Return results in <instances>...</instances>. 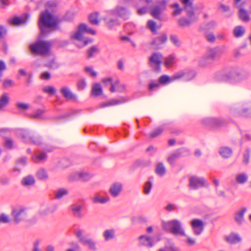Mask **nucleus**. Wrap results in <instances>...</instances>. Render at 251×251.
I'll return each mask as SVG.
<instances>
[{
	"label": "nucleus",
	"instance_id": "5701e85b",
	"mask_svg": "<svg viewBox=\"0 0 251 251\" xmlns=\"http://www.w3.org/2000/svg\"><path fill=\"white\" fill-rule=\"evenodd\" d=\"M247 211L246 207L242 208L240 211L235 213L234 219L238 225H242L245 221L244 215Z\"/></svg>",
	"mask_w": 251,
	"mask_h": 251
},
{
	"label": "nucleus",
	"instance_id": "6e6552de",
	"mask_svg": "<svg viewBox=\"0 0 251 251\" xmlns=\"http://www.w3.org/2000/svg\"><path fill=\"white\" fill-rule=\"evenodd\" d=\"M247 75L243 71L233 69L224 75L223 79L225 81H239L245 79Z\"/></svg>",
	"mask_w": 251,
	"mask_h": 251
},
{
	"label": "nucleus",
	"instance_id": "dca6fc26",
	"mask_svg": "<svg viewBox=\"0 0 251 251\" xmlns=\"http://www.w3.org/2000/svg\"><path fill=\"white\" fill-rule=\"evenodd\" d=\"M188 152L189 151L186 148H179L168 158V162L170 164L173 165L176 159L181 156L183 154L188 153Z\"/></svg>",
	"mask_w": 251,
	"mask_h": 251
},
{
	"label": "nucleus",
	"instance_id": "79ce46f5",
	"mask_svg": "<svg viewBox=\"0 0 251 251\" xmlns=\"http://www.w3.org/2000/svg\"><path fill=\"white\" fill-rule=\"evenodd\" d=\"M22 183L25 186H32L35 184V179L32 176L29 175L23 178Z\"/></svg>",
	"mask_w": 251,
	"mask_h": 251
},
{
	"label": "nucleus",
	"instance_id": "f704fd0d",
	"mask_svg": "<svg viewBox=\"0 0 251 251\" xmlns=\"http://www.w3.org/2000/svg\"><path fill=\"white\" fill-rule=\"evenodd\" d=\"M103 236L105 241L111 240L115 237V230L114 229H106L103 232Z\"/></svg>",
	"mask_w": 251,
	"mask_h": 251
},
{
	"label": "nucleus",
	"instance_id": "473e14b6",
	"mask_svg": "<svg viewBox=\"0 0 251 251\" xmlns=\"http://www.w3.org/2000/svg\"><path fill=\"white\" fill-rule=\"evenodd\" d=\"M239 18L245 22L250 21V18L248 11L243 8L240 7L238 13Z\"/></svg>",
	"mask_w": 251,
	"mask_h": 251
},
{
	"label": "nucleus",
	"instance_id": "f257e3e1",
	"mask_svg": "<svg viewBox=\"0 0 251 251\" xmlns=\"http://www.w3.org/2000/svg\"><path fill=\"white\" fill-rule=\"evenodd\" d=\"M56 4L53 1H48L46 4V9L40 13L38 26L43 34L49 33L50 31L57 28L60 23L58 18L51 14L49 10L55 7Z\"/></svg>",
	"mask_w": 251,
	"mask_h": 251
},
{
	"label": "nucleus",
	"instance_id": "13d9d810",
	"mask_svg": "<svg viewBox=\"0 0 251 251\" xmlns=\"http://www.w3.org/2000/svg\"><path fill=\"white\" fill-rule=\"evenodd\" d=\"M45 66L52 69H56L58 67L59 65L58 63L55 61L54 60L52 59L48 61L45 64Z\"/></svg>",
	"mask_w": 251,
	"mask_h": 251
},
{
	"label": "nucleus",
	"instance_id": "4be33fe9",
	"mask_svg": "<svg viewBox=\"0 0 251 251\" xmlns=\"http://www.w3.org/2000/svg\"><path fill=\"white\" fill-rule=\"evenodd\" d=\"M71 210L73 215L77 218H81L83 217L82 210L83 205L76 203L73 204L71 205Z\"/></svg>",
	"mask_w": 251,
	"mask_h": 251
},
{
	"label": "nucleus",
	"instance_id": "2f4dec72",
	"mask_svg": "<svg viewBox=\"0 0 251 251\" xmlns=\"http://www.w3.org/2000/svg\"><path fill=\"white\" fill-rule=\"evenodd\" d=\"M164 64L167 68L172 67L176 61V57L174 54L169 55L164 58Z\"/></svg>",
	"mask_w": 251,
	"mask_h": 251
},
{
	"label": "nucleus",
	"instance_id": "e2e57ef3",
	"mask_svg": "<svg viewBox=\"0 0 251 251\" xmlns=\"http://www.w3.org/2000/svg\"><path fill=\"white\" fill-rule=\"evenodd\" d=\"M148 26L149 28L153 32L155 33L156 32V23L151 20H150L148 22Z\"/></svg>",
	"mask_w": 251,
	"mask_h": 251
},
{
	"label": "nucleus",
	"instance_id": "4468645a",
	"mask_svg": "<svg viewBox=\"0 0 251 251\" xmlns=\"http://www.w3.org/2000/svg\"><path fill=\"white\" fill-rule=\"evenodd\" d=\"M167 40L168 37L166 34L158 36L155 38L151 42V48L154 50L162 49Z\"/></svg>",
	"mask_w": 251,
	"mask_h": 251
},
{
	"label": "nucleus",
	"instance_id": "8fccbe9b",
	"mask_svg": "<svg viewBox=\"0 0 251 251\" xmlns=\"http://www.w3.org/2000/svg\"><path fill=\"white\" fill-rule=\"evenodd\" d=\"M155 173L160 176H164L166 173V170L162 163H159L156 167Z\"/></svg>",
	"mask_w": 251,
	"mask_h": 251
},
{
	"label": "nucleus",
	"instance_id": "c756f323",
	"mask_svg": "<svg viewBox=\"0 0 251 251\" xmlns=\"http://www.w3.org/2000/svg\"><path fill=\"white\" fill-rule=\"evenodd\" d=\"M226 241L232 244H235L241 241V238L239 235L235 233H231L226 237Z\"/></svg>",
	"mask_w": 251,
	"mask_h": 251
},
{
	"label": "nucleus",
	"instance_id": "58836bf2",
	"mask_svg": "<svg viewBox=\"0 0 251 251\" xmlns=\"http://www.w3.org/2000/svg\"><path fill=\"white\" fill-rule=\"evenodd\" d=\"M163 10L160 6H155L151 8V15L156 19H160V16Z\"/></svg>",
	"mask_w": 251,
	"mask_h": 251
},
{
	"label": "nucleus",
	"instance_id": "338daca9",
	"mask_svg": "<svg viewBox=\"0 0 251 251\" xmlns=\"http://www.w3.org/2000/svg\"><path fill=\"white\" fill-rule=\"evenodd\" d=\"M10 183V178L8 177L2 176L0 177V183L2 185H8Z\"/></svg>",
	"mask_w": 251,
	"mask_h": 251
},
{
	"label": "nucleus",
	"instance_id": "6e6d98bb",
	"mask_svg": "<svg viewBox=\"0 0 251 251\" xmlns=\"http://www.w3.org/2000/svg\"><path fill=\"white\" fill-rule=\"evenodd\" d=\"M251 154V150L250 149H247L243 155V162L245 164H248L250 161Z\"/></svg>",
	"mask_w": 251,
	"mask_h": 251
},
{
	"label": "nucleus",
	"instance_id": "a211bd4d",
	"mask_svg": "<svg viewBox=\"0 0 251 251\" xmlns=\"http://www.w3.org/2000/svg\"><path fill=\"white\" fill-rule=\"evenodd\" d=\"M91 178V176L87 173H75L70 176V179L73 181L82 180L88 181Z\"/></svg>",
	"mask_w": 251,
	"mask_h": 251
},
{
	"label": "nucleus",
	"instance_id": "423d86ee",
	"mask_svg": "<svg viewBox=\"0 0 251 251\" xmlns=\"http://www.w3.org/2000/svg\"><path fill=\"white\" fill-rule=\"evenodd\" d=\"M11 215L14 222L16 224H19L25 221L27 218L26 208L23 206H19L14 208L12 209Z\"/></svg>",
	"mask_w": 251,
	"mask_h": 251
},
{
	"label": "nucleus",
	"instance_id": "bb28decb",
	"mask_svg": "<svg viewBox=\"0 0 251 251\" xmlns=\"http://www.w3.org/2000/svg\"><path fill=\"white\" fill-rule=\"evenodd\" d=\"M10 100V98L9 94L7 93H3L0 97V110H2L8 105Z\"/></svg>",
	"mask_w": 251,
	"mask_h": 251
},
{
	"label": "nucleus",
	"instance_id": "c85d7f7f",
	"mask_svg": "<svg viewBox=\"0 0 251 251\" xmlns=\"http://www.w3.org/2000/svg\"><path fill=\"white\" fill-rule=\"evenodd\" d=\"M92 200L94 203L104 204L109 201V198L108 197H101L99 193H97Z\"/></svg>",
	"mask_w": 251,
	"mask_h": 251
},
{
	"label": "nucleus",
	"instance_id": "f3484780",
	"mask_svg": "<svg viewBox=\"0 0 251 251\" xmlns=\"http://www.w3.org/2000/svg\"><path fill=\"white\" fill-rule=\"evenodd\" d=\"M191 226L194 232L196 235H200L203 230V223L200 219L193 220L191 222Z\"/></svg>",
	"mask_w": 251,
	"mask_h": 251
},
{
	"label": "nucleus",
	"instance_id": "39448f33",
	"mask_svg": "<svg viewBox=\"0 0 251 251\" xmlns=\"http://www.w3.org/2000/svg\"><path fill=\"white\" fill-rule=\"evenodd\" d=\"M162 225L164 230L169 231L174 235L186 236L180 222L177 220L163 222Z\"/></svg>",
	"mask_w": 251,
	"mask_h": 251
},
{
	"label": "nucleus",
	"instance_id": "f8f14e48",
	"mask_svg": "<svg viewBox=\"0 0 251 251\" xmlns=\"http://www.w3.org/2000/svg\"><path fill=\"white\" fill-rule=\"evenodd\" d=\"M207 186L208 183L203 177L193 176L189 179V187L193 189L196 190L200 187Z\"/></svg>",
	"mask_w": 251,
	"mask_h": 251
},
{
	"label": "nucleus",
	"instance_id": "052dcab7",
	"mask_svg": "<svg viewBox=\"0 0 251 251\" xmlns=\"http://www.w3.org/2000/svg\"><path fill=\"white\" fill-rule=\"evenodd\" d=\"M152 188L151 182L148 181L146 182L144 187V192L145 194L148 195L150 193L151 189Z\"/></svg>",
	"mask_w": 251,
	"mask_h": 251
},
{
	"label": "nucleus",
	"instance_id": "09e8293b",
	"mask_svg": "<svg viewBox=\"0 0 251 251\" xmlns=\"http://www.w3.org/2000/svg\"><path fill=\"white\" fill-rule=\"evenodd\" d=\"M27 143L39 145L42 143V138L40 136H35L32 134Z\"/></svg>",
	"mask_w": 251,
	"mask_h": 251
},
{
	"label": "nucleus",
	"instance_id": "774afa93",
	"mask_svg": "<svg viewBox=\"0 0 251 251\" xmlns=\"http://www.w3.org/2000/svg\"><path fill=\"white\" fill-rule=\"evenodd\" d=\"M173 7L175 8V10H174L173 12V15L174 16H176L177 15H179L181 13L182 11V9L180 8L179 4L177 3H175L173 5Z\"/></svg>",
	"mask_w": 251,
	"mask_h": 251
},
{
	"label": "nucleus",
	"instance_id": "20e7f679",
	"mask_svg": "<svg viewBox=\"0 0 251 251\" xmlns=\"http://www.w3.org/2000/svg\"><path fill=\"white\" fill-rule=\"evenodd\" d=\"M29 48L32 53L45 55L49 52L50 44L46 41L38 40L34 43L30 44Z\"/></svg>",
	"mask_w": 251,
	"mask_h": 251
},
{
	"label": "nucleus",
	"instance_id": "393cba45",
	"mask_svg": "<svg viewBox=\"0 0 251 251\" xmlns=\"http://www.w3.org/2000/svg\"><path fill=\"white\" fill-rule=\"evenodd\" d=\"M231 113L235 117H249L251 115V109L243 108L240 111L231 109Z\"/></svg>",
	"mask_w": 251,
	"mask_h": 251
},
{
	"label": "nucleus",
	"instance_id": "ddd939ff",
	"mask_svg": "<svg viewBox=\"0 0 251 251\" xmlns=\"http://www.w3.org/2000/svg\"><path fill=\"white\" fill-rule=\"evenodd\" d=\"M162 58V55L159 52L153 53L150 57L149 64L154 71H159L160 70Z\"/></svg>",
	"mask_w": 251,
	"mask_h": 251
},
{
	"label": "nucleus",
	"instance_id": "69168bd1",
	"mask_svg": "<svg viewBox=\"0 0 251 251\" xmlns=\"http://www.w3.org/2000/svg\"><path fill=\"white\" fill-rule=\"evenodd\" d=\"M86 86V83L84 79L79 80L77 84V89L79 90H82Z\"/></svg>",
	"mask_w": 251,
	"mask_h": 251
},
{
	"label": "nucleus",
	"instance_id": "e433bc0d",
	"mask_svg": "<svg viewBox=\"0 0 251 251\" xmlns=\"http://www.w3.org/2000/svg\"><path fill=\"white\" fill-rule=\"evenodd\" d=\"M165 249L167 251H179V249L175 245L170 239H167L165 242Z\"/></svg>",
	"mask_w": 251,
	"mask_h": 251
},
{
	"label": "nucleus",
	"instance_id": "6ab92c4d",
	"mask_svg": "<svg viewBox=\"0 0 251 251\" xmlns=\"http://www.w3.org/2000/svg\"><path fill=\"white\" fill-rule=\"evenodd\" d=\"M29 17V15L28 13H25L23 17H15L12 19H9L8 22L11 25H18L25 23Z\"/></svg>",
	"mask_w": 251,
	"mask_h": 251
},
{
	"label": "nucleus",
	"instance_id": "5fc2aeb1",
	"mask_svg": "<svg viewBox=\"0 0 251 251\" xmlns=\"http://www.w3.org/2000/svg\"><path fill=\"white\" fill-rule=\"evenodd\" d=\"M182 3L184 4L185 10L186 11H194L193 3L190 0H182Z\"/></svg>",
	"mask_w": 251,
	"mask_h": 251
},
{
	"label": "nucleus",
	"instance_id": "de8ad7c7",
	"mask_svg": "<svg viewBox=\"0 0 251 251\" xmlns=\"http://www.w3.org/2000/svg\"><path fill=\"white\" fill-rule=\"evenodd\" d=\"M245 33V30L244 28L241 26H236L233 30V33L235 37H240L243 36Z\"/></svg>",
	"mask_w": 251,
	"mask_h": 251
},
{
	"label": "nucleus",
	"instance_id": "4c0bfd02",
	"mask_svg": "<svg viewBox=\"0 0 251 251\" xmlns=\"http://www.w3.org/2000/svg\"><path fill=\"white\" fill-rule=\"evenodd\" d=\"M32 134V132L28 129H21L19 132L20 137L23 138L26 143H27Z\"/></svg>",
	"mask_w": 251,
	"mask_h": 251
},
{
	"label": "nucleus",
	"instance_id": "2eb2a0df",
	"mask_svg": "<svg viewBox=\"0 0 251 251\" xmlns=\"http://www.w3.org/2000/svg\"><path fill=\"white\" fill-rule=\"evenodd\" d=\"M111 12L112 14L125 20L127 19L129 15V12L127 8L122 6H117L115 9L111 10Z\"/></svg>",
	"mask_w": 251,
	"mask_h": 251
},
{
	"label": "nucleus",
	"instance_id": "72a5a7b5",
	"mask_svg": "<svg viewBox=\"0 0 251 251\" xmlns=\"http://www.w3.org/2000/svg\"><path fill=\"white\" fill-rule=\"evenodd\" d=\"M55 208V207L54 209H52L49 205H42L39 211V214L41 216H45L49 213L53 212Z\"/></svg>",
	"mask_w": 251,
	"mask_h": 251
},
{
	"label": "nucleus",
	"instance_id": "864d4df0",
	"mask_svg": "<svg viewBox=\"0 0 251 251\" xmlns=\"http://www.w3.org/2000/svg\"><path fill=\"white\" fill-rule=\"evenodd\" d=\"M47 155L45 152H42L39 155H35L32 156V160L35 162H39L46 159Z\"/></svg>",
	"mask_w": 251,
	"mask_h": 251
},
{
	"label": "nucleus",
	"instance_id": "a18cd8bd",
	"mask_svg": "<svg viewBox=\"0 0 251 251\" xmlns=\"http://www.w3.org/2000/svg\"><path fill=\"white\" fill-rule=\"evenodd\" d=\"M248 179V176L245 173L239 174L236 176V182L241 184L245 183Z\"/></svg>",
	"mask_w": 251,
	"mask_h": 251
},
{
	"label": "nucleus",
	"instance_id": "0e129e2a",
	"mask_svg": "<svg viewBox=\"0 0 251 251\" xmlns=\"http://www.w3.org/2000/svg\"><path fill=\"white\" fill-rule=\"evenodd\" d=\"M40 241L37 239L33 243V248L32 251H42L40 248Z\"/></svg>",
	"mask_w": 251,
	"mask_h": 251
},
{
	"label": "nucleus",
	"instance_id": "9d476101",
	"mask_svg": "<svg viewBox=\"0 0 251 251\" xmlns=\"http://www.w3.org/2000/svg\"><path fill=\"white\" fill-rule=\"evenodd\" d=\"M75 235L79 242L84 246H87L89 250L92 251H96L97 250L95 242L83 235L81 229L75 230Z\"/></svg>",
	"mask_w": 251,
	"mask_h": 251
},
{
	"label": "nucleus",
	"instance_id": "cd10ccee",
	"mask_svg": "<svg viewBox=\"0 0 251 251\" xmlns=\"http://www.w3.org/2000/svg\"><path fill=\"white\" fill-rule=\"evenodd\" d=\"M219 154L224 158H228L232 154V150L227 147H222L220 148Z\"/></svg>",
	"mask_w": 251,
	"mask_h": 251
},
{
	"label": "nucleus",
	"instance_id": "b1692460",
	"mask_svg": "<svg viewBox=\"0 0 251 251\" xmlns=\"http://www.w3.org/2000/svg\"><path fill=\"white\" fill-rule=\"evenodd\" d=\"M64 98L68 101L75 102L77 100L76 95L66 87H64Z\"/></svg>",
	"mask_w": 251,
	"mask_h": 251
},
{
	"label": "nucleus",
	"instance_id": "7ed1b4c3",
	"mask_svg": "<svg viewBox=\"0 0 251 251\" xmlns=\"http://www.w3.org/2000/svg\"><path fill=\"white\" fill-rule=\"evenodd\" d=\"M222 53V49L219 47L209 49L207 53L199 61L200 66L204 67L213 63L220 57Z\"/></svg>",
	"mask_w": 251,
	"mask_h": 251
},
{
	"label": "nucleus",
	"instance_id": "ea45409f",
	"mask_svg": "<svg viewBox=\"0 0 251 251\" xmlns=\"http://www.w3.org/2000/svg\"><path fill=\"white\" fill-rule=\"evenodd\" d=\"M99 13L97 12H93L90 14L88 19L90 23L94 25H98L100 23V20L98 19Z\"/></svg>",
	"mask_w": 251,
	"mask_h": 251
},
{
	"label": "nucleus",
	"instance_id": "412c9836",
	"mask_svg": "<svg viewBox=\"0 0 251 251\" xmlns=\"http://www.w3.org/2000/svg\"><path fill=\"white\" fill-rule=\"evenodd\" d=\"M122 184L120 182H115L110 187L109 192L111 196L114 198L118 197L122 190Z\"/></svg>",
	"mask_w": 251,
	"mask_h": 251
},
{
	"label": "nucleus",
	"instance_id": "a19ab883",
	"mask_svg": "<svg viewBox=\"0 0 251 251\" xmlns=\"http://www.w3.org/2000/svg\"><path fill=\"white\" fill-rule=\"evenodd\" d=\"M36 176L38 179L41 180H46L48 178V174L45 169H40L36 172Z\"/></svg>",
	"mask_w": 251,
	"mask_h": 251
},
{
	"label": "nucleus",
	"instance_id": "1a4fd4ad",
	"mask_svg": "<svg viewBox=\"0 0 251 251\" xmlns=\"http://www.w3.org/2000/svg\"><path fill=\"white\" fill-rule=\"evenodd\" d=\"M186 15L188 18H182L178 20L177 22L179 26H189L199 20V16L195 14L194 11H186Z\"/></svg>",
	"mask_w": 251,
	"mask_h": 251
},
{
	"label": "nucleus",
	"instance_id": "680f3d73",
	"mask_svg": "<svg viewBox=\"0 0 251 251\" xmlns=\"http://www.w3.org/2000/svg\"><path fill=\"white\" fill-rule=\"evenodd\" d=\"M14 84L13 80L10 79H6L3 82V87L5 89H7L12 87Z\"/></svg>",
	"mask_w": 251,
	"mask_h": 251
},
{
	"label": "nucleus",
	"instance_id": "49530a36",
	"mask_svg": "<svg viewBox=\"0 0 251 251\" xmlns=\"http://www.w3.org/2000/svg\"><path fill=\"white\" fill-rule=\"evenodd\" d=\"M75 13L74 10L67 11L64 15V22H71L73 21Z\"/></svg>",
	"mask_w": 251,
	"mask_h": 251
},
{
	"label": "nucleus",
	"instance_id": "7c9ffc66",
	"mask_svg": "<svg viewBox=\"0 0 251 251\" xmlns=\"http://www.w3.org/2000/svg\"><path fill=\"white\" fill-rule=\"evenodd\" d=\"M46 111V110L45 109H38L31 115L30 117L40 120L46 119L47 117L44 115Z\"/></svg>",
	"mask_w": 251,
	"mask_h": 251
},
{
	"label": "nucleus",
	"instance_id": "603ef678",
	"mask_svg": "<svg viewBox=\"0 0 251 251\" xmlns=\"http://www.w3.org/2000/svg\"><path fill=\"white\" fill-rule=\"evenodd\" d=\"M164 130L163 126H158L150 133V137L152 138H155L160 135Z\"/></svg>",
	"mask_w": 251,
	"mask_h": 251
},
{
	"label": "nucleus",
	"instance_id": "3c124183",
	"mask_svg": "<svg viewBox=\"0 0 251 251\" xmlns=\"http://www.w3.org/2000/svg\"><path fill=\"white\" fill-rule=\"evenodd\" d=\"M42 91L46 93L49 94L50 96H51L54 95L56 92V89L53 86H46L43 87Z\"/></svg>",
	"mask_w": 251,
	"mask_h": 251
},
{
	"label": "nucleus",
	"instance_id": "bf43d9fd",
	"mask_svg": "<svg viewBox=\"0 0 251 251\" xmlns=\"http://www.w3.org/2000/svg\"><path fill=\"white\" fill-rule=\"evenodd\" d=\"M7 69V67L3 60H0V82L1 81V78L3 75V72Z\"/></svg>",
	"mask_w": 251,
	"mask_h": 251
},
{
	"label": "nucleus",
	"instance_id": "aec40b11",
	"mask_svg": "<svg viewBox=\"0 0 251 251\" xmlns=\"http://www.w3.org/2000/svg\"><path fill=\"white\" fill-rule=\"evenodd\" d=\"M139 245L150 248L153 247L154 243L150 237L142 235L139 237Z\"/></svg>",
	"mask_w": 251,
	"mask_h": 251
},
{
	"label": "nucleus",
	"instance_id": "0eeeda50",
	"mask_svg": "<svg viewBox=\"0 0 251 251\" xmlns=\"http://www.w3.org/2000/svg\"><path fill=\"white\" fill-rule=\"evenodd\" d=\"M202 123L204 126L213 128H219L226 124L224 119L216 117L205 118L202 120Z\"/></svg>",
	"mask_w": 251,
	"mask_h": 251
},
{
	"label": "nucleus",
	"instance_id": "37998d69",
	"mask_svg": "<svg viewBox=\"0 0 251 251\" xmlns=\"http://www.w3.org/2000/svg\"><path fill=\"white\" fill-rule=\"evenodd\" d=\"M125 102H126V100L124 99H122V100H114L111 101L102 103L101 104L100 107L104 108V107H105L107 106H111V105L123 103Z\"/></svg>",
	"mask_w": 251,
	"mask_h": 251
},
{
	"label": "nucleus",
	"instance_id": "9b49d317",
	"mask_svg": "<svg viewBox=\"0 0 251 251\" xmlns=\"http://www.w3.org/2000/svg\"><path fill=\"white\" fill-rule=\"evenodd\" d=\"M196 76L195 72L191 69H186L181 70L174 75V79H182L185 81L192 80Z\"/></svg>",
	"mask_w": 251,
	"mask_h": 251
},
{
	"label": "nucleus",
	"instance_id": "a878e982",
	"mask_svg": "<svg viewBox=\"0 0 251 251\" xmlns=\"http://www.w3.org/2000/svg\"><path fill=\"white\" fill-rule=\"evenodd\" d=\"M100 52V50L97 46H92L88 48L86 51L87 58H92L94 57L96 55L98 54Z\"/></svg>",
	"mask_w": 251,
	"mask_h": 251
},
{
	"label": "nucleus",
	"instance_id": "c9c22d12",
	"mask_svg": "<svg viewBox=\"0 0 251 251\" xmlns=\"http://www.w3.org/2000/svg\"><path fill=\"white\" fill-rule=\"evenodd\" d=\"M176 80V79H174V75L170 77L167 75H164L159 77L158 79V83L159 84L164 85L172 82Z\"/></svg>",
	"mask_w": 251,
	"mask_h": 251
},
{
	"label": "nucleus",
	"instance_id": "4d7b16f0",
	"mask_svg": "<svg viewBox=\"0 0 251 251\" xmlns=\"http://www.w3.org/2000/svg\"><path fill=\"white\" fill-rule=\"evenodd\" d=\"M16 106L19 109L23 110H27L30 107L29 104L21 102H17L16 103Z\"/></svg>",
	"mask_w": 251,
	"mask_h": 251
},
{
	"label": "nucleus",
	"instance_id": "c03bdc74",
	"mask_svg": "<svg viewBox=\"0 0 251 251\" xmlns=\"http://www.w3.org/2000/svg\"><path fill=\"white\" fill-rule=\"evenodd\" d=\"M101 86L99 83H95L92 87V94L94 96H99L102 94Z\"/></svg>",
	"mask_w": 251,
	"mask_h": 251
},
{
	"label": "nucleus",
	"instance_id": "f03ea898",
	"mask_svg": "<svg viewBox=\"0 0 251 251\" xmlns=\"http://www.w3.org/2000/svg\"><path fill=\"white\" fill-rule=\"evenodd\" d=\"M82 33L95 35L96 31L95 30L89 27L85 24L81 23L78 25L77 31L72 36V37L80 42L79 44H77V46L79 48H82L93 42L92 39L84 37Z\"/></svg>",
	"mask_w": 251,
	"mask_h": 251
}]
</instances>
